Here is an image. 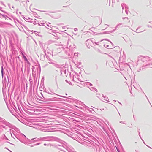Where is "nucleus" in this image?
Segmentation results:
<instances>
[{
	"label": "nucleus",
	"instance_id": "obj_1",
	"mask_svg": "<svg viewBox=\"0 0 152 152\" xmlns=\"http://www.w3.org/2000/svg\"><path fill=\"white\" fill-rule=\"evenodd\" d=\"M22 55H23V57L25 60L26 61L28 62V59L27 58H26V57L25 56L23 53H22Z\"/></svg>",
	"mask_w": 152,
	"mask_h": 152
},
{
	"label": "nucleus",
	"instance_id": "obj_2",
	"mask_svg": "<svg viewBox=\"0 0 152 152\" xmlns=\"http://www.w3.org/2000/svg\"><path fill=\"white\" fill-rule=\"evenodd\" d=\"M3 67H2V70H1V72H2V70H3Z\"/></svg>",
	"mask_w": 152,
	"mask_h": 152
}]
</instances>
